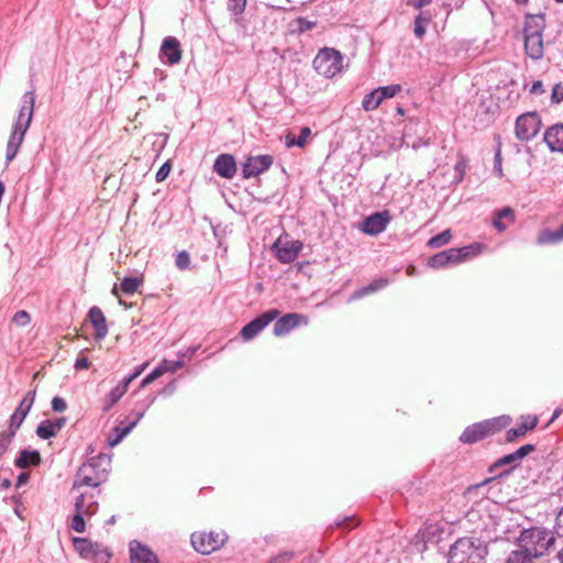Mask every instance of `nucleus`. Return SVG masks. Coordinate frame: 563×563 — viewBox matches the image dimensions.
I'll return each mask as SVG.
<instances>
[{"label": "nucleus", "mask_w": 563, "mask_h": 563, "mask_svg": "<svg viewBox=\"0 0 563 563\" xmlns=\"http://www.w3.org/2000/svg\"><path fill=\"white\" fill-rule=\"evenodd\" d=\"M509 422L510 417L501 416L473 423L465 428L459 440L465 444L479 442L506 428Z\"/></svg>", "instance_id": "423d86ee"}, {"label": "nucleus", "mask_w": 563, "mask_h": 563, "mask_svg": "<svg viewBox=\"0 0 563 563\" xmlns=\"http://www.w3.org/2000/svg\"><path fill=\"white\" fill-rule=\"evenodd\" d=\"M545 20L543 15H527L523 26L525 52L531 59L539 60L544 55L543 31Z\"/></svg>", "instance_id": "7ed1b4c3"}, {"label": "nucleus", "mask_w": 563, "mask_h": 563, "mask_svg": "<svg viewBox=\"0 0 563 563\" xmlns=\"http://www.w3.org/2000/svg\"><path fill=\"white\" fill-rule=\"evenodd\" d=\"M198 347L196 346H191L187 350V352L184 354V356H189L191 357L192 355H195V353L197 352Z\"/></svg>", "instance_id": "338daca9"}, {"label": "nucleus", "mask_w": 563, "mask_h": 563, "mask_svg": "<svg viewBox=\"0 0 563 563\" xmlns=\"http://www.w3.org/2000/svg\"><path fill=\"white\" fill-rule=\"evenodd\" d=\"M383 101L384 99L376 88L364 96L362 107L365 111H373L376 110Z\"/></svg>", "instance_id": "473e14b6"}, {"label": "nucleus", "mask_w": 563, "mask_h": 563, "mask_svg": "<svg viewBox=\"0 0 563 563\" xmlns=\"http://www.w3.org/2000/svg\"><path fill=\"white\" fill-rule=\"evenodd\" d=\"M170 170H172L170 164L168 162L164 163L157 170V173L155 175V180L157 183L164 181L168 177Z\"/></svg>", "instance_id": "de8ad7c7"}, {"label": "nucleus", "mask_w": 563, "mask_h": 563, "mask_svg": "<svg viewBox=\"0 0 563 563\" xmlns=\"http://www.w3.org/2000/svg\"><path fill=\"white\" fill-rule=\"evenodd\" d=\"M12 321L19 327H25L31 322V316L25 310H19L14 313Z\"/></svg>", "instance_id": "c03bdc74"}, {"label": "nucleus", "mask_w": 563, "mask_h": 563, "mask_svg": "<svg viewBox=\"0 0 563 563\" xmlns=\"http://www.w3.org/2000/svg\"><path fill=\"white\" fill-rule=\"evenodd\" d=\"M545 89L543 87V82L541 80H537L532 84L530 88V93L532 95H543Z\"/></svg>", "instance_id": "5fc2aeb1"}, {"label": "nucleus", "mask_w": 563, "mask_h": 563, "mask_svg": "<svg viewBox=\"0 0 563 563\" xmlns=\"http://www.w3.org/2000/svg\"><path fill=\"white\" fill-rule=\"evenodd\" d=\"M79 494L75 498V503H78L82 506V509L86 511L87 518H91L93 515L98 512L99 509V503H98V496L100 494V490L95 489L92 492H89L87 489L85 490H78Z\"/></svg>", "instance_id": "412c9836"}, {"label": "nucleus", "mask_w": 563, "mask_h": 563, "mask_svg": "<svg viewBox=\"0 0 563 563\" xmlns=\"http://www.w3.org/2000/svg\"><path fill=\"white\" fill-rule=\"evenodd\" d=\"M308 318L297 312H289L278 318L274 323L273 333L276 336H284L300 324H307Z\"/></svg>", "instance_id": "4468645a"}, {"label": "nucleus", "mask_w": 563, "mask_h": 563, "mask_svg": "<svg viewBox=\"0 0 563 563\" xmlns=\"http://www.w3.org/2000/svg\"><path fill=\"white\" fill-rule=\"evenodd\" d=\"M34 104H35V93L34 91H26L21 99V107L19 110L18 118L12 126L11 134L9 136L7 143L5 151V162L7 165L12 162L22 143L24 136L31 125L33 114H34Z\"/></svg>", "instance_id": "f257e3e1"}, {"label": "nucleus", "mask_w": 563, "mask_h": 563, "mask_svg": "<svg viewBox=\"0 0 563 563\" xmlns=\"http://www.w3.org/2000/svg\"><path fill=\"white\" fill-rule=\"evenodd\" d=\"M543 139L552 152H563V124L550 126Z\"/></svg>", "instance_id": "b1692460"}, {"label": "nucleus", "mask_w": 563, "mask_h": 563, "mask_svg": "<svg viewBox=\"0 0 563 563\" xmlns=\"http://www.w3.org/2000/svg\"><path fill=\"white\" fill-rule=\"evenodd\" d=\"M532 556L521 548V550L512 551L506 561V563H531Z\"/></svg>", "instance_id": "4c0bfd02"}, {"label": "nucleus", "mask_w": 563, "mask_h": 563, "mask_svg": "<svg viewBox=\"0 0 563 563\" xmlns=\"http://www.w3.org/2000/svg\"><path fill=\"white\" fill-rule=\"evenodd\" d=\"M172 368L168 367V361L164 360L157 367H155L150 374H147L141 382V387H145L153 383L155 379L167 373Z\"/></svg>", "instance_id": "72a5a7b5"}, {"label": "nucleus", "mask_w": 563, "mask_h": 563, "mask_svg": "<svg viewBox=\"0 0 563 563\" xmlns=\"http://www.w3.org/2000/svg\"><path fill=\"white\" fill-rule=\"evenodd\" d=\"M111 556L112 553L107 548L101 549L99 545V549H95L89 559H93L101 563H107Z\"/></svg>", "instance_id": "79ce46f5"}, {"label": "nucleus", "mask_w": 563, "mask_h": 563, "mask_svg": "<svg viewBox=\"0 0 563 563\" xmlns=\"http://www.w3.org/2000/svg\"><path fill=\"white\" fill-rule=\"evenodd\" d=\"M563 241V224L555 231L549 229L541 230L537 238V243L543 244H555Z\"/></svg>", "instance_id": "c85d7f7f"}, {"label": "nucleus", "mask_w": 563, "mask_h": 563, "mask_svg": "<svg viewBox=\"0 0 563 563\" xmlns=\"http://www.w3.org/2000/svg\"><path fill=\"white\" fill-rule=\"evenodd\" d=\"M485 548L470 538H461L451 545L448 563H482Z\"/></svg>", "instance_id": "0eeeda50"}, {"label": "nucleus", "mask_w": 563, "mask_h": 563, "mask_svg": "<svg viewBox=\"0 0 563 563\" xmlns=\"http://www.w3.org/2000/svg\"><path fill=\"white\" fill-rule=\"evenodd\" d=\"M494 170L497 172L498 176H503V168H501V155L500 151H497L494 159Z\"/></svg>", "instance_id": "4d7b16f0"}, {"label": "nucleus", "mask_w": 563, "mask_h": 563, "mask_svg": "<svg viewBox=\"0 0 563 563\" xmlns=\"http://www.w3.org/2000/svg\"><path fill=\"white\" fill-rule=\"evenodd\" d=\"M466 165L464 162L460 161L455 164L454 170L459 175L457 181H461L465 174Z\"/></svg>", "instance_id": "13d9d810"}, {"label": "nucleus", "mask_w": 563, "mask_h": 563, "mask_svg": "<svg viewBox=\"0 0 563 563\" xmlns=\"http://www.w3.org/2000/svg\"><path fill=\"white\" fill-rule=\"evenodd\" d=\"M537 424L538 418L536 416H521L517 426L506 432V441L514 442L517 438L523 437L528 431L533 430Z\"/></svg>", "instance_id": "4be33fe9"}, {"label": "nucleus", "mask_w": 563, "mask_h": 563, "mask_svg": "<svg viewBox=\"0 0 563 563\" xmlns=\"http://www.w3.org/2000/svg\"><path fill=\"white\" fill-rule=\"evenodd\" d=\"M148 363L145 362L142 365L137 366L132 374L126 376V378L132 383L136 377H139L143 371L147 367Z\"/></svg>", "instance_id": "6e6d98bb"}, {"label": "nucleus", "mask_w": 563, "mask_h": 563, "mask_svg": "<svg viewBox=\"0 0 563 563\" xmlns=\"http://www.w3.org/2000/svg\"><path fill=\"white\" fill-rule=\"evenodd\" d=\"M292 551H284L269 559L267 563H287L294 558Z\"/></svg>", "instance_id": "49530a36"}, {"label": "nucleus", "mask_w": 563, "mask_h": 563, "mask_svg": "<svg viewBox=\"0 0 563 563\" xmlns=\"http://www.w3.org/2000/svg\"><path fill=\"white\" fill-rule=\"evenodd\" d=\"M561 412H562L561 409H555L552 418L550 419V423L553 422L561 415Z\"/></svg>", "instance_id": "774afa93"}, {"label": "nucleus", "mask_w": 563, "mask_h": 563, "mask_svg": "<svg viewBox=\"0 0 563 563\" xmlns=\"http://www.w3.org/2000/svg\"><path fill=\"white\" fill-rule=\"evenodd\" d=\"M41 454L37 450H22L14 461L18 468L24 470L30 466H38L41 464Z\"/></svg>", "instance_id": "bb28decb"}, {"label": "nucleus", "mask_w": 563, "mask_h": 563, "mask_svg": "<svg viewBox=\"0 0 563 563\" xmlns=\"http://www.w3.org/2000/svg\"><path fill=\"white\" fill-rule=\"evenodd\" d=\"M562 101H563V85L562 84H556L552 88L551 102L552 103H560Z\"/></svg>", "instance_id": "09e8293b"}, {"label": "nucleus", "mask_w": 563, "mask_h": 563, "mask_svg": "<svg viewBox=\"0 0 563 563\" xmlns=\"http://www.w3.org/2000/svg\"><path fill=\"white\" fill-rule=\"evenodd\" d=\"M295 141H296V137H295V136H291V135H287V136H286V145H287L288 147H290V146H296Z\"/></svg>", "instance_id": "69168bd1"}, {"label": "nucleus", "mask_w": 563, "mask_h": 563, "mask_svg": "<svg viewBox=\"0 0 563 563\" xmlns=\"http://www.w3.org/2000/svg\"><path fill=\"white\" fill-rule=\"evenodd\" d=\"M66 422H67V419L65 417H58V418L52 420V423H53V427H54L56 433L65 427Z\"/></svg>", "instance_id": "bf43d9fd"}, {"label": "nucleus", "mask_w": 563, "mask_h": 563, "mask_svg": "<svg viewBox=\"0 0 563 563\" xmlns=\"http://www.w3.org/2000/svg\"><path fill=\"white\" fill-rule=\"evenodd\" d=\"M431 3V0H408V4L415 9H421Z\"/></svg>", "instance_id": "052dcab7"}, {"label": "nucleus", "mask_w": 563, "mask_h": 563, "mask_svg": "<svg viewBox=\"0 0 563 563\" xmlns=\"http://www.w3.org/2000/svg\"><path fill=\"white\" fill-rule=\"evenodd\" d=\"M518 541L520 548L525 549L532 558H539L551 548L555 539L550 531L534 527L522 530Z\"/></svg>", "instance_id": "39448f33"}, {"label": "nucleus", "mask_w": 563, "mask_h": 563, "mask_svg": "<svg viewBox=\"0 0 563 563\" xmlns=\"http://www.w3.org/2000/svg\"><path fill=\"white\" fill-rule=\"evenodd\" d=\"M278 316L279 311L277 309H271L263 312L242 328L240 332L241 338L244 341H251L257 336L261 331L264 330L272 321L276 320Z\"/></svg>", "instance_id": "9b49d317"}, {"label": "nucleus", "mask_w": 563, "mask_h": 563, "mask_svg": "<svg viewBox=\"0 0 563 563\" xmlns=\"http://www.w3.org/2000/svg\"><path fill=\"white\" fill-rule=\"evenodd\" d=\"M144 417V411L135 413V419L131 422L121 421L118 426L112 429V433L108 437V444L110 446L118 445L139 423Z\"/></svg>", "instance_id": "6ab92c4d"}, {"label": "nucleus", "mask_w": 563, "mask_h": 563, "mask_svg": "<svg viewBox=\"0 0 563 563\" xmlns=\"http://www.w3.org/2000/svg\"><path fill=\"white\" fill-rule=\"evenodd\" d=\"M383 99L394 98L397 93L401 91V86L398 84L383 86L377 88Z\"/></svg>", "instance_id": "ea45409f"}, {"label": "nucleus", "mask_w": 563, "mask_h": 563, "mask_svg": "<svg viewBox=\"0 0 563 563\" xmlns=\"http://www.w3.org/2000/svg\"><path fill=\"white\" fill-rule=\"evenodd\" d=\"M66 408H67V404H66V400L64 398L56 396V397H54L52 399V409H53V411H55V412H63V411L66 410Z\"/></svg>", "instance_id": "8fccbe9b"}, {"label": "nucleus", "mask_w": 563, "mask_h": 563, "mask_svg": "<svg viewBox=\"0 0 563 563\" xmlns=\"http://www.w3.org/2000/svg\"><path fill=\"white\" fill-rule=\"evenodd\" d=\"M229 537L224 531L194 532L190 537L192 548L200 554L208 555L221 549Z\"/></svg>", "instance_id": "1a4fd4ad"}, {"label": "nucleus", "mask_w": 563, "mask_h": 563, "mask_svg": "<svg viewBox=\"0 0 563 563\" xmlns=\"http://www.w3.org/2000/svg\"><path fill=\"white\" fill-rule=\"evenodd\" d=\"M111 459L103 453L88 459L75 474L71 490H80L84 487L98 488L108 479Z\"/></svg>", "instance_id": "f03ea898"}, {"label": "nucleus", "mask_w": 563, "mask_h": 563, "mask_svg": "<svg viewBox=\"0 0 563 563\" xmlns=\"http://www.w3.org/2000/svg\"><path fill=\"white\" fill-rule=\"evenodd\" d=\"M213 170L222 178L232 179L238 170L235 158L231 154H220L213 163Z\"/></svg>", "instance_id": "aec40b11"}, {"label": "nucleus", "mask_w": 563, "mask_h": 563, "mask_svg": "<svg viewBox=\"0 0 563 563\" xmlns=\"http://www.w3.org/2000/svg\"><path fill=\"white\" fill-rule=\"evenodd\" d=\"M312 64L319 75L332 78L342 70L343 57L338 49L324 47L319 51Z\"/></svg>", "instance_id": "6e6552de"}, {"label": "nucleus", "mask_w": 563, "mask_h": 563, "mask_svg": "<svg viewBox=\"0 0 563 563\" xmlns=\"http://www.w3.org/2000/svg\"><path fill=\"white\" fill-rule=\"evenodd\" d=\"M183 366H184V361L181 358L175 361L172 365L168 364V367L172 368L169 372H174L178 368H181Z\"/></svg>", "instance_id": "e2e57ef3"}, {"label": "nucleus", "mask_w": 563, "mask_h": 563, "mask_svg": "<svg viewBox=\"0 0 563 563\" xmlns=\"http://www.w3.org/2000/svg\"><path fill=\"white\" fill-rule=\"evenodd\" d=\"M301 247L302 244L298 241L282 243V241L278 240L273 245L275 256L280 263L284 264L294 262L301 251Z\"/></svg>", "instance_id": "f3484780"}, {"label": "nucleus", "mask_w": 563, "mask_h": 563, "mask_svg": "<svg viewBox=\"0 0 563 563\" xmlns=\"http://www.w3.org/2000/svg\"><path fill=\"white\" fill-rule=\"evenodd\" d=\"M131 563H158L157 555L145 544L137 540L129 543Z\"/></svg>", "instance_id": "a211bd4d"}, {"label": "nucleus", "mask_w": 563, "mask_h": 563, "mask_svg": "<svg viewBox=\"0 0 563 563\" xmlns=\"http://www.w3.org/2000/svg\"><path fill=\"white\" fill-rule=\"evenodd\" d=\"M484 245L481 243H473L463 247H452L441 251L428 261L431 268L441 269L451 265H457L470 258H473L482 253Z\"/></svg>", "instance_id": "20e7f679"}, {"label": "nucleus", "mask_w": 563, "mask_h": 563, "mask_svg": "<svg viewBox=\"0 0 563 563\" xmlns=\"http://www.w3.org/2000/svg\"><path fill=\"white\" fill-rule=\"evenodd\" d=\"M143 279L139 277H124L121 280L120 289L122 292L126 295H133L137 291L139 287L142 285Z\"/></svg>", "instance_id": "c9c22d12"}, {"label": "nucleus", "mask_w": 563, "mask_h": 563, "mask_svg": "<svg viewBox=\"0 0 563 563\" xmlns=\"http://www.w3.org/2000/svg\"><path fill=\"white\" fill-rule=\"evenodd\" d=\"M536 450L533 444H525L515 452L507 454L495 462V466L512 465V467L519 465L525 456Z\"/></svg>", "instance_id": "393cba45"}, {"label": "nucleus", "mask_w": 563, "mask_h": 563, "mask_svg": "<svg viewBox=\"0 0 563 563\" xmlns=\"http://www.w3.org/2000/svg\"><path fill=\"white\" fill-rule=\"evenodd\" d=\"M88 318L95 328L96 341L103 340L108 334V325L102 310L97 306L91 307L88 312Z\"/></svg>", "instance_id": "5701e85b"}, {"label": "nucleus", "mask_w": 563, "mask_h": 563, "mask_svg": "<svg viewBox=\"0 0 563 563\" xmlns=\"http://www.w3.org/2000/svg\"><path fill=\"white\" fill-rule=\"evenodd\" d=\"M73 544L75 550L79 553V555L85 559H89L93 550L99 549L98 543H93L86 538H74Z\"/></svg>", "instance_id": "c756f323"}, {"label": "nucleus", "mask_w": 563, "mask_h": 563, "mask_svg": "<svg viewBox=\"0 0 563 563\" xmlns=\"http://www.w3.org/2000/svg\"><path fill=\"white\" fill-rule=\"evenodd\" d=\"M74 509L75 514L71 518L70 528L78 533H82L86 530V511L82 509V506L78 503H74Z\"/></svg>", "instance_id": "7c9ffc66"}, {"label": "nucleus", "mask_w": 563, "mask_h": 563, "mask_svg": "<svg viewBox=\"0 0 563 563\" xmlns=\"http://www.w3.org/2000/svg\"><path fill=\"white\" fill-rule=\"evenodd\" d=\"M541 119L537 112H527L516 120L515 134L520 141H530L541 129Z\"/></svg>", "instance_id": "9d476101"}, {"label": "nucleus", "mask_w": 563, "mask_h": 563, "mask_svg": "<svg viewBox=\"0 0 563 563\" xmlns=\"http://www.w3.org/2000/svg\"><path fill=\"white\" fill-rule=\"evenodd\" d=\"M29 479H30L29 473L22 472V473L19 474V476L16 478L15 486L16 487H21L24 484H26L29 482Z\"/></svg>", "instance_id": "680f3d73"}, {"label": "nucleus", "mask_w": 563, "mask_h": 563, "mask_svg": "<svg viewBox=\"0 0 563 563\" xmlns=\"http://www.w3.org/2000/svg\"><path fill=\"white\" fill-rule=\"evenodd\" d=\"M228 11L234 15H241L246 8L247 0H225Z\"/></svg>", "instance_id": "58836bf2"}, {"label": "nucleus", "mask_w": 563, "mask_h": 563, "mask_svg": "<svg viewBox=\"0 0 563 563\" xmlns=\"http://www.w3.org/2000/svg\"><path fill=\"white\" fill-rule=\"evenodd\" d=\"M35 433L43 440H49L57 434L51 419L41 421L36 427Z\"/></svg>", "instance_id": "f704fd0d"}, {"label": "nucleus", "mask_w": 563, "mask_h": 563, "mask_svg": "<svg viewBox=\"0 0 563 563\" xmlns=\"http://www.w3.org/2000/svg\"><path fill=\"white\" fill-rule=\"evenodd\" d=\"M391 221L389 211L384 210L366 217L358 225L360 230L367 235H378L384 232Z\"/></svg>", "instance_id": "ddd939ff"}, {"label": "nucleus", "mask_w": 563, "mask_h": 563, "mask_svg": "<svg viewBox=\"0 0 563 563\" xmlns=\"http://www.w3.org/2000/svg\"><path fill=\"white\" fill-rule=\"evenodd\" d=\"M130 384V380L124 377L112 390H110L104 399L102 408L104 412L109 411L124 396Z\"/></svg>", "instance_id": "a878e982"}, {"label": "nucleus", "mask_w": 563, "mask_h": 563, "mask_svg": "<svg viewBox=\"0 0 563 563\" xmlns=\"http://www.w3.org/2000/svg\"><path fill=\"white\" fill-rule=\"evenodd\" d=\"M514 222H515V211L510 207H505L501 210L496 211L494 213L493 227L498 232H504L508 228V224L514 223Z\"/></svg>", "instance_id": "cd10ccee"}, {"label": "nucleus", "mask_w": 563, "mask_h": 563, "mask_svg": "<svg viewBox=\"0 0 563 563\" xmlns=\"http://www.w3.org/2000/svg\"><path fill=\"white\" fill-rule=\"evenodd\" d=\"M89 366H90V362L86 356L78 357L74 365L76 371L88 369Z\"/></svg>", "instance_id": "864d4df0"}, {"label": "nucleus", "mask_w": 563, "mask_h": 563, "mask_svg": "<svg viewBox=\"0 0 563 563\" xmlns=\"http://www.w3.org/2000/svg\"><path fill=\"white\" fill-rule=\"evenodd\" d=\"M389 284L388 278H378L366 285L365 287L358 289L355 291L354 297L361 298L363 296L369 295L372 292H375L377 290H380L385 288Z\"/></svg>", "instance_id": "2f4dec72"}, {"label": "nucleus", "mask_w": 563, "mask_h": 563, "mask_svg": "<svg viewBox=\"0 0 563 563\" xmlns=\"http://www.w3.org/2000/svg\"><path fill=\"white\" fill-rule=\"evenodd\" d=\"M12 483L9 478H3L1 482H0V488L1 489H9L11 487Z\"/></svg>", "instance_id": "0e129e2a"}, {"label": "nucleus", "mask_w": 563, "mask_h": 563, "mask_svg": "<svg viewBox=\"0 0 563 563\" xmlns=\"http://www.w3.org/2000/svg\"><path fill=\"white\" fill-rule=\"evenodd\" d=\"M429 22L427 18H423L422 15H418L415 19L413 23V33L418 38H422L426 34V25Z\"/></svg>", "instance_id": "a19ab883"}, {"label": "nucleus", "mask_w": 563, "mask_h": 563, "mask_svg": "<svg viewBox=\"0 0 563 563\" xmlns=\"http://www.w3.org/2000/svg\"><path fill=\"white\" fill-rule=\"evenodd\" d=\"M35 396H36L35 389L26 393V395L20 401L18 408L15 409V411L12 413V416L10 418L9 430H11L14 433L18 432L19 428L23 423L24 419L29 415V412L34 404Z\"/></svg>", "instance_id": "2eb2a0df"}, {"label": "nucleus", "mask_w": 563, "mask_h": 563, "mask_svg": "<svg viewBox=\"0 0 563 563\" xmlns=\"http://www.w3.org/2000/svg\"><path fill=\"white\" fill-rule=\"evenodd\" d=\"M451 238H452L451 230H449V229L444 230L441 233L432 236L428 241V246L431 249H439V247L448 244L450 242Z\"/></svg>", "instance_id": "e433bc0d"}, {"label": "nucleus", "mask_w": 563, "mask_h": 563, "mask_svg": "<svg viewBox=\"0 0 563 563\" xmlns=\"http://www.w3.org/2000/svg\"><path fill=\"white\" fill-rule=\"evenodd\" d=\"M310 134H311V130L309 128H307V126L302 128L300 130L299 136L296 137V141H295L296 146L302 147L306 144L307 139L310 136Z\"/></svg>", "instance_id": "3c124183"}, {"label": "nucleus", "mask_w": 563, "mask_h": 563, "mask_svg": "<svg viewBox=\"0 0 563 563\" xmlns=\"http://www.w3.org/2000/svg\"><path fill=\"white\" fill-rule=\"evenodd\" d=\"M274 158L269 154L249 156L242 164V177L250 179L265 173L273 165Z\"/></svg>", "instance_id": "f8f14e48"}, {"label": "nucleus", "mask_w": 563, "mask_h": 563, "mask_svg": "<svg viewBox=\"0 0 563 563\" xmlns=\"http://www.w3.org/2000/svg\"><path fill=\"white\" fill-rule=\"evenodd\" d=\"M554 530L558 537L563 538V506L560 508L556 515Z\"/></svg>", "instance_id": "603ef678"}, {"label": "nucleus", "mask_w": 563, "mask_h": 563, "mask_svg": "<svg viewBox=\"0 0 563 563\" xmlns=\"http://www.w3.org/2000/svg\"><path fill=\"white\" fill-rule=\"evenodd\" d=\"M190 265V256L188 254V252L186 251H181L180 253H178L177 257H176V266L179 268V269H187Z\"/></svg>", "instance_id": "a18cd8bd"}, {"label": "nucleus", "mask_w": 563, "mask_h": 563, "mask_svg": "<svg viewBox=\"0 0 563 563\" xmlns=\"http://www.w3.org/2000/svg\"><path fill=\"white\" fill-rule=\"evenodd\" d=\"M296 24H297L298 33H305V32L310 31L317 26L316 21H310L303 16L297 18Z\"/></svg>", "instance_id": "37998d69"}, {"label": "nucleus", "mask_w": 563, "mask_h": 563, "mask_svg": "<svg viewBox=\"0 0 563 563\" xmlns=\"http://www.w3.org/2000/svg\"><path fill=\"white\" fill-rule=\"evenodd\" d=\"M181 56L180 42L175 36H166L159 49V57L163 63L170 66L176 65L180 62Z\"/></svg>", "instance_id": "dca6fc26"}]
</instances>
